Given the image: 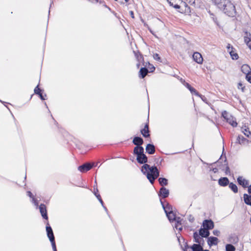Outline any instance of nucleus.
I'll return each mask as SVG.
<instances>
[{
    "mask_svg": "<svg viewBox=\"0 0 251 251\" xmlns=\"http://www.w3.org/2000/svg\"><path fill=\"white\" fill-rule=\"evenodd\" d=\"M225 14L229 17L236 16V11L234 4L230 0H211Z\"/></svg>",
    "mask_w": 251,
    "mask_h": 251,
    "instance_id": "obj_1",
    "label": "nucleus"
},
{
    "mask_svg": "<svg viewBox=\"0 0 251 251\" xmlns=\"http://www.w3.org/2000/svg\"><path fill=\"white\" fill-rule=\"evenodd\" d=\"M141 172L146 176H147V174H149L155 178H157L159 175V172L156 166L151 167L147 164H145L142 166Z\"/></svg>",
    "mask_w": 251,
    "mask_h": 251,
    "instance_id": "obj_2",
    "label": "nucleus"
},
{
    "mask_svg": "<svg viewBox=\"0 0 251 251\" xmlns=\"http://www.w3.org/2000/svg\"><path fill=\"white\" fill-rule=\"evenodd\" d=\"M144 151L142 147H135L134 149V153L137 155V160L140 164H144L148 161V158L144 153Z\"/></svg>",
    "mask_w": 251,
    "mask_h": 251,
    "instance_id": "obj_3",
    "label": "nucleus"
},
{
    "mask_svg": "<svg viewBox=\"0 0 251 251\" xmlns=\"http://www.w3.org/2000/svg\"><path fill=\"white\" fill-rule=\"evenodd\" d=\"M222 116L233 127H236L237 126V123L235 121V118L226 111L222 112Z\"/></svg>",
    "mask_w": 251,
    "mask_h": 251,
    "instance_id": "obj_4",
    "label": "nucleus"
},
{
    "mask_svg": "<svg viewBox=\"0 0 251 251\" xmlns=\"http://www.w3.org/2000/svg\"><path fill=\"white\" fill-rule=\"evenodd\" d=\"M168 2L169 3L170 5L171 6H173L175 8L178 9H179L181 7L179 4H178V3L180 1H181V3L182 5L185 6L186 7V9L185 11L186 12L190 10V7L188 6L186 2H183L182 1H181V0H167Z\"/></svg>",
    "mask_w": 251,
    "mask_h": 251,
    "instance_id": "obj_5",
    "label": "nucleus"
},
{
    "mask_svg": "<svg viewBox=\"0 0 251 251\" xmlns=\"http://www.w3.org/2000/svg\"><path fill=\"white\" fill-rule=\"evenodd\" d=\"M93 165L89 163H86L81 166H79L78 167V170L81 173H85L89 171L93 167Z\"/></svg>",
    "mask_w": 251,
    "mask_h": 251,
    "instance_id": "obj_6",
    "label": "nucleus"
},
{
    "mask_svg": "<svg viewBox=\"0 0 251 251\" xmlns=\"http://www.w3.org/2000/svg\"><path fill=\"white\" fill-rule=\"evenodd\" d=\"M202 226L203 228L207 230L212 229L214 228V223L211 220H205L203 221Z\"/></svg>",
    "mask_w": 251,
    "mask_h": 251,
    "instance_id": "obj_7",
    "label": "nucleus"
},
{
    "mask_svg": "<svg viewBox=\"0 0 251 251\" xmlns=\"http://www.w3.org/2000/svg\"><path fill=\"white\" fill-rule=\"evenodd\" d=\"M244 40L247 46L251 50V34L248 31H245Z\"/></svg>",
    "mask_w": 251,
    "mask_h": 251,
    "instance_id": "obj_8",
    "label": "nucleus"
},
{
    "mask_svg": "<svg viewBox=\"0 0 251 251\" xmlns=\"http://www.w3.org/2000/svg\"><path fill=\"white\" fill-rule=\"evenodd\" d=\"M236 143L240 145L247 146L249 143H251V141L247 139L242 135H238L236 139Z\"/></svg>",
    "mask_w": 251,
    "mask_h": 251,
    "instance_id": "obj_9",
    "label": "nucleus"
},
{
    "mask_svg": "<svg viewBox=\"0 0 251 251\" xmlns=\"http://www.w3.org/2000/svg\"><path fill=\"white\" fill-rule=\"evenodd\" d=\"M193 58L194 60L198 64H201L202 63L203 58L201 53L198 52H195L193 55Z\"/></svg>",
    "mask_w": 251,
    "mask_h": 251,
    "instance_id": "obj_10",
    "label": "nucleus"
},
{
    "mask_svg": "<svg viewBox=\"0 0 251 251\" xmlns=\"http://www.w3.org/2000/svg\"><path fill=\"white\" fill-rule=\"evenodd\" d=\"M237 182L239 185H241L244 188L248 187L249 186V181L244 178L242 176H239L237 178Z\"/></svg>",
    "mask_w": 251,
    "mask_h": 251,
    "instance_id": "obj_11",
    "label": "nucleus"
},
{
    "mask_svg": "<svg viewBox=\"0 0 251 251\" xmlns=\"http://www.w3.org/2000/svg\"><path fill=\"white\" fill-rule=\"evenodd\" d=\"M159 196L162 198H166L169 195V191L164 187H162L159 190Z\"/></svg>",
    "mask_w": 251,
    "mask_h": 251,
    "instance_id": "obj_12",
    "label": "nucleus"
},
{
    "mask_svg": "<svg viewBox=\"0 0 251 251\" xmlns=\"http://www.w3.org/2000/svg\"><path fill=\"white\" fill-rule=\"evenodd\" d=\"M227 49L232 59L237 60L238 58V55L237 53H234L233 47L232 46L230 47V45L228 44L227 46Z\"/></svg>",
    "mask_w": 251,
    "mask_h": 251,
    "instance_id": "obj_13",
    "label": "nucleus"
},
{
    "mask_svg": "<svg viewBox=\"0 0 251 251\" xmlns=\"http://www.w3.org/2000/svg\"><path fill=\"white\" fill-rule=\"evenodd\" d=\"M40 212L42 217L46 220L48 219L46 205L44 204H41L39 206Z\"/></svg>",
    "mask_w": 251,
    "mask_h": 251,
    "instance_id": "obj_14",
    "label": "nucleus"
},
{
    "mask_svg": "<svg viewBox=\"0 0 251 251\" xmlns=\"http://www.w3.org/2000/svg\"><path fill=\"white\" fill-rule=\"evenodd\" d=\"M46 231L48 237H49L50 240H52L53 239H55L52 229L51 227L49 226V223H47V226H46Z\"/></svg>",
    "mask_w": 251,
    "mask_h": 251,
    "instance_id": "obj_15",
    "label": "nucleus"
},
{
    "mask_svg": "<svg viewBox=\"0 0 251 251\" xmlns=\"http://www.w3.org/2000/svg\"><path fill=\"white\" fill-rule=\"evenodd\" d=\"M141 132L142 135L145 138H147L150 136L148 123H146V124L145 125L144 128L141 130Z\"/></svg>",
    "mask_w": 251,
    "mask_h": 251,
    "instance_id": "obj_16",
    "label": "nucleus"
},
{
    "mask_svg": "<svg viewBox=\"0 0 251 251\" xmlns=\"http://www.w3.org/2000/svg\"><path fill=\"white\" fill-rule=\"evenodd\" d=\"M132 143L136 145V147H142L141 145L143 144L144 141L141 137L136 136L133 138Z\"/></svg>",
    "mask_w": 251,
    "mask_h": 251,
    "instance_id": "obj_17",
    "label": "nucleus"
},
{
    "mask_svg": "<svg viewBox=\"0 0 251 251\" xmlns=\"http://www.w3.org/2000/svg\"><path fill=\"white\" fill-rule=\"evenodd\" d=\"M218 239L215 237H210L208 238L207 243L209 246L216 245L218 244Z\"/></svg>",
    "mask_w": 251,
    "mask_h": 251,
    "instance_id": "obj_18",
    "label": "nucleus"
},
{
    "mask_svg": "<svg viewBox=\"0 0 251 251\" xmlns=\"http://www.w3.org/2000/svg\"><path fill=\"white\" fill-rule=\"evenodd\" d=\"M229 183V180L226 177H221L218 180V183L221 186H226Z\"/></svg>",
    "mask_w": 251,
    "mask_h": 251,
    "instance_id": "obj_19",
    "label": "nucleus"
},
{
    "mask_svg": "<svg viewBox=\"0 0 251 251\" xmlns=\"http://www.w3.org/2000/svg\"><path fill=\"white\" fill-rule=\"evenodd\" d=\"M160 201L166 214H167V213H169L170 211H173V207L171 204L167 203L166 205H164L161 201Z\"/></svg>",
    "mask_w": 251,
    "mask_h": 251,
    "instance_id": "obj_20",
    "label": "nucleus"
},
{
    "mask_svg": "<svg viewBox=\"0 0 251 251\" xmlns=\"http://www.w3.org/2000/svg\"><path fill=\"white\" fill-rule=\"evenodd\" d=\"M146 151L150 154H152L155 152V147L153 144H148L146 148Z\"/></svg>",
    "mask_w": 251,
    "mask_h": 251,
    "instance_id": "obj_21",
    "label": "nucleus"
},
{
    "mask_svg": "<svg viewBox=\"0 0 251 251\" xmlns=\"http://www.w3.org/2000/svg\"><path fill=\"white\" fill-rule=\"evenodd\" d=\"M209 234V231L206 229L201 228L199 230V235L202 237H208Z\"/></svg>",
    "mask_w": 251,
    "mask_h": 251,
    "instance_id": "obj_22",
    "label": "nucleus"
},
{
    "mask_svg": "<svg viewBox=\"0 0 251 251\" xmlns=\"http://www.w3.org/2000/svg\"><path fill=\"white\" fill-rule=\"evenodd\" d=\"M185 86L190 90L192 94H194L197 96L201 97V95H200L199 92L193 87H192L189 83H186Z\"/></svg>",
    "mask_w": 251,
    "mask_h": 251,
    "instance_id": "obj_23",
    "label": "nucleus"
},
{
    "mask_svg": "<svg viewBox=\"0 0 251 251\" xmlns=\"http://www.w3.org/2000/svg\"><path fill=\"white\" fill-rule=\"evenodd\" d=\"M241 71L247 75L251 73V68L247 64H244L241 67Z\"/></svg>",
    "mask_w": 251,
    "mask_h": 251,
    "instance_id": "obj_24",
    "label": "nucleus"
},
{
    "mask_svg": "<svg viewBox=\"0 0 251 251\" xmlns=\"http://www.w3.org/2000/svg\"><path fill=\"white\" fill-rule=\"evenodd\" d=\"M193 251H203V248L201 244H194L190 247Z\"/></svg>",
    "mask_w": 251,
    "mask_h": 251,
    "instance_id": "obj_25",
    "label": "nucleus"
},
{
    "mask_svg": "<svg viewBox=\"0 0 251 251\" xmlns=\"http://www.w3.org/2000/svg\"><path fill=\"white\" fill-rule=\"evenodd\" d=\"M149 70L148 69H147L145 67L142 68L139 71L140 75V77H141L142 78H144L146 76Z\"/></svg>",
    "mask_w": 251,
    "mask_h": 251,
    "instance_id": "obj_26",
    "label": "nucleus"
},
{
    "mask_svg": "<svg viewBox=\"0 0 251 251\" xmlns=\"http://www.w3.org/2000/svg\"><path fill=\"white\" fill-rule=\"evenodd\" d=\"M166 215L171 222L174 221L176 219V214L173 211H170L169 213H167Z\"/></svg>",
    "mask_w": 251,
    "mask_h": 251,
    "instance_id": "obj_27",
    "label": "nucleus"
},
{
    "mask_svg": "<svg viewBox=\"0 0 251 251\" xmlns=\"http://www.w3.org/2000/svg\"><path fill=\"white\" fill-rule=\"evenodd\" d=\"M243 197L245 203L251 205V195H248L247 194H244Z\"/></svg>",
    "mask_w": 251,
    "mask_h": 251,
    "instance_id": "obj_28",
    "label": "nucleus"
},
{
    "mask_svg": "<svg viewBox=\"0 0 251 251\" xmlns=\"http://www.w3.org/2000/svg\"><path fill=\"white\" fill-rule=\"evenodd\" d=\"M200 235L197 232H195L193 234L194 242L197 244H201V238H200Z\"/></svg>",
    "mask_w": 251,
    "mask_h": 251,
    "instance_id": "obj_29",
    "label": "nucleus"
},
{
    "mask_svg": "<svg viewBox=\"0 0 251 251\" xmlns=\"http://www.w3.org/2000/svg\"><path fill=\"white\" fill-rule=\"evenodd\" d=\"M158 181L161 186H166L168 185V179L164 177H160L158 179Z\"/></svg>",
    "mask_w": 251,
    "mask_h": 251,
    "instance_id": "obj_30",
    "label": "nucleus"
},
{
    "mask_svg": "<svg viewBox=\"0 0 251 251\" xmlns=\"http://www.w3.org/2000/svg\"><path fill=\"white\" fill-rule=\"evenodd\" d=\"M229 187L230 189L234 193H236L238 192V188L236 184L232 182L229 183Z\"/></svg>",
    "mask_w": 251,
    "mask_h": 251,
    "instance_id": "obj_31",
    "label": "nucleus"
},
{
    "mask_svg": "<svg viewBox=\"0 0 251 251\" xmlns=\"http://www.w3.org/2000/svg\"><path fill=\"white\" fill-rule=\"evenodd\" d=\"M226 251H235V248L234 246L230 244H226Z\"/></svg>",
    "mask_w": 251,
    "mask_h": 251,
    "instance_id": "obj_32",
    "label": "nucleus"
},
{
    "mask_svg": "<svg viewBox=\"0 0 251 251\" xmlns=\"http://www.w3.org/2000/svg\"><path fill=\"white\" fill-rule=\"evenodd\" d=\"M242 132L245 134V136L251 139V132L249 130V128L247 127L246 128H245L244 130L242 131Z\"/></svg>",
    "mask_w": 251,
    "mask_h": 251,
    "instance_id": "obj_33",
    "label": "nucleus"
},
{
    "mask_svg": "<svg viewBox=\"0 0 251 251\" xmlns=\"http://www.w3.org/2000/svg\"><path fill=\"white\" fill-rule=\"evenodd\" d=\"M95 196L97 198V199L99 200V201L100 202V203L101 204L102 206L103 207V208H104V209L107 211V209L106 208V207H105L104 205H103V202L101 198V197L100 196V194H97L96 193H95Z\"/></svg>",
    "mask_w": 251,
    "mask_h": 251,
    "instance_id": "obj_34",
    "label": "nucleus"
},
{
    "mask_svg": "<svg viewBox=\"0 0 251 251\" xmlns=\"http://www.w3.org/2000/svg\"><path fill=\"white\" fill-rule=\"evenodd\" d=\"M147 177L151 184H153L154 183L155 179L156 178H155V177L152 176L151 175L149 174H147Z\"/></svg>",
    "mask_w": 251,
    "mask_h": 251,
    "instance_id": "obj_35",
    "label": "nucleus"
},
{
    "mask_svg": "<svg viewBox=\"0 0 251 251\" xmlns=\"http://www.w3.org/2000/svg\"><path fill=\"white\" fill-rule=\"evenodd\" d=\"M51 243V246H52V249H53V251H57V249H56V245H55V239H53L52 240H50Z\"/></svg>",
    "mask_w": 251,
    "mask_h": 251,
    "instance_id": "obj_36",
    "label": "nucleus"
},
{
    "mask_svg": "<svg viewBox=\"0 0 251 251\" xmlns=\"http://www.w3.org/2000/svg\"><path fill=\"white\" fill-rule=\"evenodd\" d=\"M153 57L154 59L161 62V58L159 56V55L158 53H154L153 55Z\"/></svg>",
    "mask_w": 251,
    "mask_h": 251,
    "instance_id": "obj_37",
    "label": "nucleus"
},
{
    "mask_svg": "<svg viewBox=\"0 0 251 251\" xmlns=\"http://www.w3.org/2000/svg\"><path fill=\"white\" fill-rule=\"evenodd\" d=\"M34 93L35 94H37V95H38L42 91V90L41 89H40L39 88V86L37 85L34 89Z\"/></svg>",
    "mask_w": 251,
    "mask_h": 251,
    "instance_id": "obj_38",
    "label": "nucleus"
},
{
    "mask_svg": "<svg viewBox=\"0 0 251 251\" xmlns=\"http://www.w3.org/2000/svg\"><path fill=\"white\" fill-rule=\"evenodd\" d=\"M175 227L176 229L179 230H181L182 229V226H181V223H176Z\"/></svg>",
    "mask_w": 251,
    "mask_h": 251,
    "instance_id": "obj_39",
    "label": "nucleus"
},
{
    "mask_svg": "<svg viewBox=\"0 0 251 251\" xmlns=\"http://www.w3.org/2000/svg\"><path fill=\"white\" fill-rule=\"evenodd\" d=\"M226 165L225 168V173L226 175H230V172L229 167L228 166L227 164H225Z\"/></svg>",
    "mask_w": 251,
    "mask_h": 251,
    "instance_id": "obj_40",
    "label": "nucleus"
},
{
    "mask_svg": "<svg viewBox=\"0 0 251 251\" xmlns=\"http://www.w3.org/2000/svg\"><path fill=\"white\" fill-rule=\"evenodd\" d=\"M238 89H241L243 92H244L245 86H243V84L241 82L238 83Z\"/></svg>",
    "mask_w": 251,
    "mask_h": 251,
    "instance_id": "obj_41",
    "label": "nucleus"
},
{
    "mask_svg": "<svg viewBox=\"0 0 251 251\" xmlns=\"http://www.w3.org/2000/svg\"><path fill=\"white\" fill-rule=\"evenodd\" d=\"M38 95L39 96L40 99L42 100H45V98L47 96H46V94H45L44 95H43V94L42 93V92L39 94H38Z\"/></svg>",
    "mask_w": 251,
    "mask_h": 251,
    "instance_id": "obj_42",
    "label": "nucleus"
},
{
    "mask_svg": "<svg viewBox=\"0 0 251 251\" xmlns=\"http://www.w3.org/2000/svg\"><path fill=\"white\" fill-rule=\"evenodd\" d=\"M246 78L249 82L251 83V73L246 75Z\"/></svg>",
    "mask_w": 251,
    "mask_h": 251,
    "instance_id": "obj_43",
    "label": "nucleus"
},
{
    "mask_svg": "<svg viewBox=\"0 0 251 251\" xmlns=\"http://www.w3.org/2000/svg\"><path fill=\"white\" fill-rule=\"evenodd\" d=\"M213 233L214 235H216V236H219L220 235V232L219 230H213Z\"/></svg>",
    "mask_w": 251,
    "mask_h": 251,
    "instance_id": "obj_44",
    "label": "nucleus"
},
{
    "mask_svg": "<svg viewBox=\"0 0 251 251\" xmlns=\"http://www.w3.org/2000/svg\"><path fill=\"white\" fill-rule=\"evenodd\" d=\"M188 220L191 222V223H193L194 220H195V218L193 216H192V215H189V218H188Z\"/></svg>",
    "mask_w": 251,
    "mask_h": 251,
    "instance_id": "obj_45",
    "label": "nucleus"
},
{
    "mask_svg": "<svg viewBox=\"0 0 251 251\" xmlns=\"http://www.w3.org/2000/svg\"><path fill=\"white\" fill-rule=\"evenodd\" d=\"M210 15L212 16L211 18L213 19V21L215 23H217V18L214 17V15L213 13H211L210 11L209 12Z\"/></svg>",
    "mask_w": 251,
    "mask_h": 251,
    "instance_id": "obj_46",
    "label": "nucleus"
},
{
    "mask_svg": "<svg viewBox=\"0 0 251 251\" xmlns=\"http://www.w3.org/2000/svg\"><path fill=\"white\" fill-rule=\"evenodd\" d=\"M181 219L180 217H176V219L174 221L176 222V223H181Z\"/></svg>",
    "mask_w": 251,
    "mask_h": 251,
    "instance_id": "obj_47",
    "label": "nucleus"
},
{
    "mask_svg": "<svg viewBox=\"0 0 251 251\" xmlns=\"http://www.w3.org/2000/svg\"><path fill=\"white\" fill-rule=\"evenodd\" d=\"M32 201L34 202V203L35 205H37V206L38 205V201L35 198H33Z\"/></svg>",
    "mask_w": 251,
    "mask_h": 251,
    "instance_id": "obj_48",
    "label": "nucleus"
},
{
    "mask_svg": "<svg viewBox=\"0 0 251 251\" xmlns=\"http://www.w3.org/2000/svg\"><path fill=\"white\" fill-rule=\"evenodd\" d=\"M27 196H29L30 198H32V199H33V198H34L32 193L30 191H27Z\"/></svg>",
    "mask_w": 251,
    "mask_h": 251,
    "instance_id": "obj_49",
    "label": "nucleus"
},
{
    "mask_svg": "<svg viewBox=\"0 0 251 251\" xmlns=\"http://www.w3.org/2000/svg\"><path fill=\"white\" fill-rule=\"evenodd\" d=\"M129 14H130V16L131 17V18L132 19H134V13H133V11H129Z\"/></svg>",
    "mask_w": 251,
    "mask_h": 251,
    "instance_id": "obj_50",
    "label": "nucleus"
},
{
    "mask_svg": "<svg viewBox=\"0 0 251 251\" xmlns=\"http://www.w3.org/2000/svg\"><path fill=\"white\" fill-rule=\"evenodd\" d=\"M248 192L250 194H251V185L248 187Z\"/></svg>",
    "mask_w": 251,
    "mask_h": 251,
    "instance_id": "obj_51",
    "label": "nucleus"
},
{
    "mask_svg": "<svg viewBox=\"0 0 251 251\" xmlns=\"http://www.w3.org/2000/svg\"><path fill=\"white\" fill-rule=\"evenodd\" d=\"M189 246H188V245L187 244V243H186V245L185 246V249H183V251H187V248H189Z\"/></svg>",
    "mask_w": 251,
    "mask_h": 251,
    "instance_id": "obj_52",
    "label": "nucleus"
},
{
    "mask_svg": "<svg viewBox=\"0 0 251 251\" xmlns=\"http://www.w3.org/2000/svg\"><path fill=\"white\" fill-rule=\"evenodd\" d=\"M98 2H99L100 3L102 4V3H104V1L103 0H99Z\"/></svg>",
    "mask_w": 251,
    "mask_h": 251,
    "instance_id": "obj_53",
    "label": "nucleus"
},
{
    "mask_svg": "<svg viewBox=\"0 0 251 251\" xmlns=\"http://www.w3.org/2000/svg\"><path fill=\"white\" fill-rule=\"evenodd\" d=\"M104 6L107 8L109 10H110V8L107 6L106 4H104Z\"/></svg>",
    "mask_w": 251,
    "mask_h": 251,
    "instance_id": "obj_54",
    "label": "nucleus"
},
{
    "mask_svg": "<svg viewBox=\"0 0 251 251\" xmlns=\"http://www.w3.org/2000/svg\"><path fill=\"white\" fill-rule=\"evenodd\" d=\"M98 189L97 188H96V191H95L94 194L95 195V193L98 194Z\"/></svg>",
    "mask_w": 251,
    "mask_h": 251,
    "instance_id": "obj_55",
    "label": "nucleus"
},
{
    "mask_svg": "<svg viewBox=\"0 0 251 251\" xmlns=\"http://www.w3.org/2000/svg\"><path fill=\"white\" fill-rule=\"evenodd\" d=\"M238 241V239L237 238H236L235 239H234V241H235L234 242L236 243Z\"/></svg>",
    "mask_w": 251,
    "mask_h": 251,
    "instance_id": "obj_56",
    "label": "nucleus"
},
{
    "mask_svg": "<svg viewBox=\"0 0 251 251\" xmlns=\"http://www.w3.org/2000/svg\"><path fill=\"white\" fill-rule=\"evenodd\" d=\"M217 169L216 168H215L213 169V171L216 173L217 172Z\"/></svg>",
    "mask_w": 251,
    "mask_h": 251,
    "instance_id": "obj_57",
    "label": "nucleus"
},
{
    "mask_svg": "<svg viewBox=\"0 0 251 251\" xmlns=\"http://www.w3.org/2000/svg\"><path fill=\"white\" fill-rule=\"evenodd\" d=\"M203 251H209L207 250H203Z\"/></svg>",
    "mask_w": 251,
    "mask_h": 251,
    "instance_id": "obj_58",
    "label": "nucleus"
},
{
    "mask_svg": "<svg viewBox=\"0 0 251 251\" xmlns=\"http://www.w3.org/2000/svg\"><path fill=\"white\" fill-rule=\"evenodd\" d=\"M126 2H128L129 0H125Z\"/></svg>",
    "mask_w": 251,
    "mask_h": 251,
    "instance_id": "obj_59",
    "label": "nucleus"
}]
</instances>
